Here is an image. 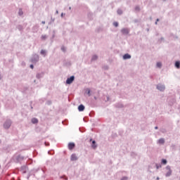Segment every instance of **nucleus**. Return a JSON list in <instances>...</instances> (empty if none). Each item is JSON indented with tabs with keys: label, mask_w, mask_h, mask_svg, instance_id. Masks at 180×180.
<instances>
[{
	"label": "nucleus",
	"mask_w": 180,
	"mask_h": 180,
	"mask_svg": "<svg viewBox=\"0 0 180 180\" xmlns=\"http://www.w3.org/2000/svg\"><path fill=\"white\" fill-rule=\"evenodd\" d=\"M20 171L21 172H22V174H26L27 172V165L22 166L20 168Z\"/></svg>",
	"instance_id": "nucleus-4"
},
{
	"label": "nucleus",
	"mask_w": 180,
	"mask_h": 180,
	"mask_svg": "<svg viewBox=\"0 0 180 180\" xmlns=\"http://www.w3.org/2000/svg\"><path fill=\"white\" fill-rule=\"evenodd\" d=\"M23 160H25L24 156L19 155L15 158V162H20V161H23Z\"/></svg>",
	"instance_id": "nucleus-3"
},
{
	"label": "nucleus",
	"mask_w": 180,
	"mask_h": 180,
	"mask_svg": "<svg viewBox=\"0 0 180 180\" xmlns=\"http://www.w3.org/2000/svg\"><path fill=\"white\" fill-rule=\"evenodd\" d=\"M0 168H1V165H0Z\"/></svg>",
	"instance_id": "nucleus-44"
},
{
	"label": "nucleus",
	"mask_w": 180,
	"mask_h": 180,
	"mask_svg": "<svg viewBox=\"0 0 180 180\" xmlns=\"http://www.w3.org/2000/svg\"><path fill=\"white\" fill-rule=\"evenodd\" d=\"M62 50H63V51H65V50L64 49V47L62 48Z\"/></svg>",
	"instance_id": "nucleus-32"
},
{
	"label": "nucleus",
	"mask_w": 180,
	"mask_h": 180,
	"mask_svg": "<svg viewBox=\"0 0 180 180\" xmlns=\"http://www.w3.org/2000/svg\"><path fill=\"white\" fill-rule=\"evenodd\" d=\"M157 168L158 169V168H159V167H157Z\"/></svg>",
	"instance_id": "nucleus-43"
},
{
	"label": "nucleus",
	"mask_w": 180,
	"mask_h": 180,
	"mask_svg": "<svg viewBox=\"0 0 180 180\" xmlns=\"http://www.w3.org/2000/svg\"><path fill=\"white\" fill-rule=\"evenodd\" d=\"M92 141V139H90V141Z\"/></svg>",
	"instance_id": "nucleus-41"
},
{
	"label": "nucleus",
	"mask_w": 180,
	"mask_h": 180,
	"mask_svg": "<svg viewBox=\"0 0 180 180\" xmlns=\"http://www.w3.org/2000/svg\"><path fill=\"white\" fill-rule=\"evenodd\" d=\"M31 122L33 124H36L39 123V120H37V118L34 117L32 119Z\"/></svg>",
	"instance_id": "nucleus-11"
},
{
	"label": "nucleus",
	"mask_w": 180,
	"mask_h": 180,
	"mask_svg": "<svg viewBox=\"0 0 180 180\" xmlns=\"http://www.w3.org/2000/svg\"><path fill=\"white\" fill-rule=\"evenodd\" d=\"M97 59V56H94L92 58V60H95Z\"/></svg>",
	"instance_id": "nucleus-26"
},
{
	"label": "nucleus",
	"mask_w": 180,
	"mask_h": 180,
	"mask_svg": "<svg viewBox=\"0 0 180 180\" xmlns=\"http://www.w3.org/2000/svg\"><path fill=\"white\" fill-rule=\"evenodd\" d=\"M1 143H2V141H1V139H0V144H1Z\"/></svg>",
	"instance_id": "nucleus-35"
},
{
	"label": "nucleus",
	"mask_w": 180,
	"mask_h": 180,
	"mask_svg": "<svg viewBox=\"0 0 180 180\" xmlns=\"http://www.w3.org/2000/svg\"><path fill=\"white\" fill-rule=\"evenodd\" d=\"M155 129H158V127H155Z\"/></svg>",
	"instance_id": "nucleus-38"
},
{
	"label": "nucleus",
	"mask_w": 180,
	"mask_h": 180,
	"mask_svg": "<svg viewBox=\"0 0 180 180\" xmlns=\"http://www.w3.org/2000/svg\"><path fill=\"white\" fill-rule=\"evenodd\" d=\"M36 77H37V79H41V78H43V77H44V72L37 73Z\"/></svg>",
	"instance_id": "nucleus-6"
},
{
	"label": "nucleus",
	"mask_w": 180,
	"mask_h": 180,
	"mask_svg": "<svg viewBox=\"0 0 180 180\" xmlns=\"http://www.w3.org/2000/svg\"><path fill=\"white\" fill-rule=\"evenodd\" d=\"M125 179H127V178H124V179H122V180H125Z\"/></svg>",
	"instance_id": "nucleus-34"
},
{
	"label": "nucleus",
	"mask_w": 180,
	"mask_h": 180,
	"mask_svg": "<svg viewBox=\"0 0 180 180\" xmlns=\"http://www.w3.org/2000/svg\"><path fill=\"white\" fill-rule=\"evenodd\" d=\"M171 174V172L167 174V176H169Z\"/></svg>",
	"instance_id": "nucleus-33"
},
{
	"label": "nucleus",
	"mask_w": 180,
	"mask_h": 180,
	"mask_svg": "<svg viewBox=\"0 0 180 180\" xmlns=\"http://www.w3.org/2000/svg\"><path fill=\"white\" fill-rule=\"evenodd\" d=\"M40 55L44 56V57H45L46 56V50H44V49L41 50Z\"/></svg>",
	"instance_id": "nucleus-12"
},
{
	"label": "nucleus",
	"mask_w": 180,
	"mask_h": 180,
	"mask_svg": "<svg viewBox=\"0 0 180 180\" xmlns=\"http://www.w3.org/2000/svg\"><path fill=\"white\" fill-rule=\"evenodd\" d=\"M91 147H92V148H94V149H96V148L97 146H96V141H92Z\"/></svg>",
	"instance_id": "nucleus-14"
},
{
	"label": "nucleus",
	"mask_w": 180,
	"mask_h": 180,
	"mask_svg": "<svg viewBox=\"0 0 180 180\" xmlns=\"http://www.w3.org/2000/svg\"><path fill=\"white\" fill-rule=\"evenodd\" d=\"M62 16H63V14H61Z\"/></svg>",
	"instance_id": "nucleus-40"
},
{
	"label": "nucleus",
	"mask_w": 180,
	"mask_h": 180,
	"mask_svg": "<svg viewBox=\"0 0 180 180\" xmlns=\"http://www.w3.org/2000/svg\"><path fill=\"white\" fill-rule=\"evenodd\" d=\"M17 29L18 30H19L20 32H22V30H23V26L19 25L17 26Z\"/></svg>",
	"instance_id": "nucleus-15"
},
{
	"label": "nucleus",
	"mask_w": 180,
	"mask_h": 180,
	"mask_svg": "<svg viewBox=\"0 0 180 180\" xmlns=\"http://www.w3.org/2000/svg\"><path fill=\"white\" fill-rule=\"evenodd\" d=\"M31 109H33V106H31Z\"/></svg>",
	"instance_id": "nucleus-36"
},
{
	"label": "nucleus",
	"mask_w": 180,
	"mask_h": 180,
	"mask_svg": "<svg viewBox=\"0 0 180 180\" xmlns=\"http://www.w3.org/2000/svg\"><path fill=\"white\" fill-rule=\"evenodd\" d=\"M46 146H49V144H48V143H46Z\"/></svg>",
	"instance_id": "nucleus-39"
},
{
	"label": "nucleus",
	"mask_w": 180,
	"mask_h": 180,
	"mask_svg": "<svg viewBox=\"0 0 180 180\" xmlns=\"http://www.w3.org/2000/svg\"><path fill=\"white\" fill-rule=\"evenodd\" d=\"M86 92L89 96H91L90 94L91 91L89 89H86Z\"/></svg>",
	"instance_id": "nucleus-25"
},
{
	"label": "nucleus",
	"mask_w": 180,
	"mask_h": 180,
	"mask_svg": "<svg viewBox=\"0 0 180 180\" xmlns=\"http://www.w3.org/2000/svg\"><path fill=\"white\" fill-rule=\"evenodd\" d=\"M2 79V74L0 73V81Z\"/></svg>",
	"instance_id": "nucleus-30"
},
{
	"label": "nucleus",
	"mask_w": 180,
	"mask_h": 180,
	"mask_svg": "<svg viewBox=\"0 0 180 180\" xmlns=\"http://www.w3.org/2000/svg\"><path fill=\"white\" fill-rule=\"evenodd\" d=\"M117 13L119 14V15H122V10H117Z\"/></svg>",
	"instance_id": "nucleus-22"
},
{
	"label": "nucleus",
	"mask_w": 180,
	"mask_h": 180,
	"mask_svg": "<svg viewBox=\"0 0 180 180\" xmlns=\"http://www.w3.org/2000/svg\"><path fill=\"white\" fill-rule=\"evenodd\" d=\"M123 58H124V60L129 59V58H131V56L129 55V54H125V55L123 56Z\"/></svg>",
	"instance_id": "nucleus-16"
},
{
	"label": "nucleus",
	"mask_w": 180,
	"mask_h": 180,
	"mask_svg": "<svg viewBox=\"0 0 180 180\" xmlns=\"http://www.w3.org/2000/svg\"><path fill=\"white\" fill-rule=\"evenodd\" d=\"M41 23L44 25L46 23V21H42Z\"/></svg>",
	"instance_id": "nucleus-31"
},
{
	"label": "nucleus",
	"mask_w": 180,
	"mask_h": 180,
	"mask_svg": "<svg viewBox=\"0 0 180 180\" xmlns=\"http://www.w3.org/2000/svg\"><path fill=\"white\" fill-rule=\"evenodd\" d=\"M30 68H32V70H33V68H34V66L33 65H30Z\"/></svg>",
	"instance_id": "nucleus-28"
},
{
	"label": "nucleus",
	"mask_w": 180,
	"mask_h": 180,
	"mask_svg": "<svg viewBox=\"0 0 180 180\" xmlns=\"http://www.w3.org/2000/svg\"><path fill=\"white\" fill-rule=\"evenodd\" d=\"M162 163L164 164V165H166L167 163V161L166 160L163 159L162 160Z\"/></svg>",
	"instance_id": "nucleus-21"
},
{
	"label": "nucleus",
	"mask_w": 180,
	"mask_h": 180,
	"mask_svg": "<svg viewBox=\"0 0 180 180\" xmlns=\"http://www.w3.org/2000/svg\"><path fill=\"white\" fill-rule=\"evenodd\" d=\"M135 11L139 12L140 11V7H139V6H136V7H135Z\"/></svg>",
	"instance_id": "nucleus-20"
},
{
	"label": "nucleus",
	"mask_w": 180,
	"mask_h": 180,
	"mask_svg": "<svg viewBox=\"0 0 180 180\" xmlns=\"http://www.w3.org/2000/svg\"><path fill=\"white\" fill-rule=\"evenodd\" d=\"M44 144L46 145V142H44Z\"/></svg>",
	"instance_id": "nucleus-37"
},
{
	"label": "nucleus",
	"mask_w": 180,
	"mask_h": 180,
	"mask_svg": "<svg viewBox=\"0 0 180 180\" xmlns=\"http://www.w3.org/2000/svg\"><path fill=\"white\" fill-rule=\"evenodd\" d=\"M158 143L160 144H163L165 143V140L164 139H160L159 141H158Z\"/></svg>",
	"instance_id": "nucleus-19"
},
{
	"label": "nucleus",
	"mask_w": 180,
	"mask_h": 180,
	"mask_svg": "<svg viewBox=\"0 0 180 180\" xmlns=\"http://www.w3.org/2000/svg\"><path fill=\"white\" fill-rule=\"evenodd\" d=\"M75 147V144L74 143H69L68 148L72 150Z\"/></svg>",
	"instance_id": "nucleus-7"
},
{
	"label": "nucleus",
	"mask_w": 180,
	"mask_h": 180,
	"mask_svg": "<svg viewBox=\"0 0 180 180\" xmlns=\"http://www.w3.org/2000/svg\"><path fill=\"white\" fill-rule=\"evenodd\" d=\"M157 21H159V20L158 19Z\"/></svg>",
	"instance_id": "nucleus-42"
},
{
	"label": "nucleus",
	"mask_w": 180,
	"mask_h": 180,
	"mask_svg": "<svg viewBox=\"0 0 180 180\" xmlns=\"http://www.w3.org/2000/svg\"><path fill=\"white\" fill-rule=\"evenodd\" d=\"M22 65H26V63L22 62Z\"/></svg>",
	"instance_id": "nucleus-29"
},
{
	"label": "nucleus",
	"mask_w": 180,
	"mask_h": 180,
	"mask_svg": "<svg viewBox=\"0 0 180 180\" xmlns=\"http://www.w3.org/2000/svg\"><path fill=\"white\" fill-rule=\"evenodd\" d=\"M129 32V30H128V28H123V29L122 30V33L123 34H128Z\"/></svg>",
	"instance_id": "nucleus-8"
},
{
	"label": "nucleus",
	"mask_w": 180,
	"mask_h": 180,
	"mask_svg": "<svg viewBox=\"0 0 180 180\" xmlns=\"http://www.w3.org/2000/svg\"><path fill=\"white\" fill-rule=\"evenodd\" d=\"M41 39H42V40H44V39H46V35H42Z\"/></svg>",
	"instance_id": "nucleus-27"
},
{
	"label": "nucleus",
	"mask_w": 180,
	"mask_h": 180,
	"mask_svg": "<svg viewBox=\"0 0 180 180\" xmlns=\"http://www.w3.org/2000/svg\"><path fill=\"white\" fill-rule=\"evenodd\" d=\"M158 89L162 91L165 90V86L163 85H161V84H159L158 86H157Z\"/></svg>",
	"instance_id": "nucleus-10"
},
{
	"label": "nucleus",
	"mask_w": 180,
	"mask_h": 180,
	"mask_svg": "<svg viewBox=\"0 0 180 180\" xmlns=\"http://www.w3.org/2000/svg\"><path fill=\"white\" fill-rule=\"evenodd\" d=\"M175 66H176V68H177L179 69L180 68V62H179V61L176 62Z\"/></svg>",
	"instance_id": "nucleus-18"
},
{
	"label": "nucleus",
	"mask_w": 180,
	"mask_h": 180,
	"mask_svg": "<svg viewBox=\"0 0 180 180\" xmlns=\"http://www.w3.org/2000/svg\"><path fill=\"white\" fill-rule=\"evenodd\" d=\"M161 66H162V64L160 63H157V67L158 68H161Z\"/></svg>",
	"instance_id": "nucleus-24"
},
{
	"label": "nucleus",
	"mask_w": 180,
	"mask_h": 180,
	"mask_svg": "<svg viewBox=\"0 0 180 180\" xmlns=\"http://www.w3.org/2000/svg\"><path fill=\"white\" fill-rule=\"evenodd\" d=\"M39 55L34 53L32 55L31 59H30V61L31 63H32V64H36V63H37L39 61Z\"/></svg>",
	"instance_id": "nucleus-2"
},
{
	"label": "nucleus",
	"mask_w": 180,
	"mask_h": 180,
	"mask_svg": "<svg viewBox=\"0 0 180 180\" xmlns=\"http://www.w3.org/2000/svg\"><path fill=\"white\" fill-rule=\"evenodd\" d=\"M75 79V77L74 76H72L70 77V78H68L67 80H66V84H70Z\"/></svg>",
	"instance_id": "nucleus-5"
},
{
	"label": "nucleus",
	"mask_w": 180,
	"mask_h": 180,
	"mask_svg": "<svg viewBox=\"0 0 180 180\" xmlns=\"http://www.w3.org/2000/svg\"><path fill=\"white\" fill-rule=\"evenodd\" d=\"M78 159V158L77 157V155L75 154H72L70 157V160L72 161H76Z\"/></svg>",
	"instance_id": "nucleus-9"
},
{
	"label": "nucleus",
	"mask_w": 180,
	"mask_h": 180,
	"mask_svg": "<svg viewBox=\"0 0 180 180\" xmlns=\"http://www.w3.org/2000/svg\"><path fill=\"white\" fill-rule=\"evenodd\" d=\"M18 15L19 16H22L23 15V10H22V8H19Z\"/></svg>",
	"instance_id": "nucleus-17"
},
{
	"label": "nucleus",
	"mask_w": 180,
	"mask_h": 180,
	"mask_svg": "<svg viewBox=\"0 0 180 180\" xmlns=\"http://www.w3.org/2000/svg\"><path fill=\"white\" fill-rule=\"evenodd\" d=\"M12 126V120H6L4 123V129L8 130Z\"/></svg>",
	"instance_id": "nucleus-1"
},
{
	"label": "nucleus",
	"mask_w": 180,
	"mask_h": 180,
	"mask_svg": "<svg viewBox=\"0 0 180 180\" xmlns=\"http://www.w3.org/2000/svg\"><path fill=\"white\" fill-rule=\"evenodd\" d=\"M78 110L79 111L82 112L84 110V106L83 105H80L79 107H78Z\"/></svg>",
	"instance_id": "nucleus-13"
},
{
	"label": "nucleus",
	"mask_w": 180,
	"mask_h": 180,
	"mask_svg": "<svg viewBox=\"0 0 180 180\" xmlns=\"http://www.w3.org/2000/svg\"><path fill=\"white\" fill-rule=\"evenodd\" d=\"M113 25H114L115 27H117L118 26V22H113Z\"/></svg>",
	"instance_id": "nucleus-23"
}]
</instances>
